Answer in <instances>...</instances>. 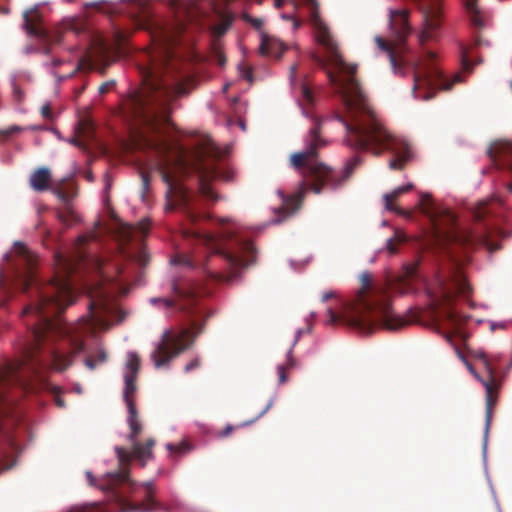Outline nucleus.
I'll use <instances>...</instances> for the list:
<instances>
[{
  "label": "nucleus",
  "mask_w": 512,
  "mask_h": 512,
  "mask_svg": "<svg viewBox=\"0 0 512 512\" xmlns=\"http://www.w3.org/2000/svg\"><path fill=\"white\" fill-rule=\"evenodd\" d=\"M51 181L50 170L46 167H41L35 170L29 179L30 186L33 190L43 192L49 189Z\"/></svg>",
  "instance_id": "obj_21"
},
{
  "label": "nucleus",
  "mask_w": 512,
  "mask_h": 512,
  "mask_svg": "<svg viewBox=\"0 0 512 512\" xmlns=\"http://www.w3.org/2000/svg\"><path fill=\"white\" fill-rule=\"evenodd\" d=\"M242 19L249 23L253 28H255L256 30H261L262 26H263V20L261 18H255V17H252L250 16L249 14L247 13H244L242 15Z\"/></svg>",
  "instance_id": "obj_32"
},
{
  "label": "nucleus",
  "mask_w": 512,
  "mask_h": 512,
  "mask_svg": "<svg viewBox=\"0 0 512 512\" xmlns=\"http://www.w3.org/2000/svg\"><path fill=\"white\" fill-rule=\"evenodd\" d=\"M177 35H166L157 52L148 55L149 63L140 67L143 88L123 100L122 116L134 122L133 144L136 149L163 158L159 163L164 182L172 186L171 176L164 171L170 160L166 159L173 149L167 139L170 125V103L189 94L190 76L182 70V61L171 45Z\"/></svg>",
  "instance_id": "obj_2"
},
{
  "label": "nucleus",
  "mask_w": 512,
  "mask_h": 512,
  "mask_svg": "<svg viewBox=\"0 0 512 512\" xmlns=\"http://www.w3.org/2000/svg\"><path fill=\"white\" fill-rule=\"evenodd\" d=\"M414 84L412 93L416 99L429 100L437 90H450L455 83L463 82L462 73H456L452 78L447 77L438 57L433 51H424L412 63Z\"/></svg>",
  "instance_id": "obj_9"
},
{
  "label": "nucleus",
  "mask_w": 512,
  "mask_h": 512,
  "mask_svg": "<svg viewBox=\"0 0 512 512\" xmlns=\"http://www.w3.org/2000/svg\"><path fill=\"white\" fill-rule=\"evenodd\" d=\"M235 428L236 427L233 425H227L223 430L216 432V436L218 438L227 437L235 430Z\"/></svg>",
  "instance_id": "obj_36"
},
{
  "label": "nucleus",
  "mask_w": 512,
  "mask_h": 512,
  "mask_svg": "<svg viewBox=\"0 0 512 512\" xmlns=\"http://www.w3.org/2000/svg\"><path fill=\"white\" fill-rule=\"evenodd\" d=\"M85 365H86V367H87V368H89L90 370H93V369H95V367H96L97 363H96V361H95V359H94L93 357L88 356V357H86V359H85Z\"/></svg>",
  "instance_id": "obj_43"
},
{
  "label": "nucleus",
  "mask_w": 512,
  "mask_h": 512,
  "mask_svg": "<svg viewBox=\"0 0 512 512\" xmlns=\"http://www.w3.org/2000/svg\"><path fill=\"white\" fill-rule=\"evenodd\" d=\"M13 253L16 285L30 297V304L24 308L23 314H32L36 319L27 324L30 340L23 346L21 358L8 363L0 371V416L4 413L2 406L7 386L22 385L26 374L38 375L41 368L64 371L72 365L74 356L85 348L82 338L71 335L52 319L53 315L63 312L73 303L72 261L57 253L55 262L59 271L49 283H40L35 276V255L19 242L15 243Z\"/></svg>",
  "instance_id": "obj_1"
},
{
  "label": "nucleus",
  "mask_w": 512,
  "mask_h": 512,
  "mask_svg": "<svg viewBox=\"0 0 512 512\" xmlns=\"http://www.w3.org/2000/svg\"><path fill=\"white\" fill-rule=\"evenodd\" d=\"M295 71H296V66H291V72H292V74H294V73H295Z\"/></svg>",
  "instance_id": "obj_61"
},
{
  "label": "nucleus",
  "mask_w": 512,
  "mask_h": 512,
  "mask_svg": "<svg viewBox=\"0 0 512 512\" xmlns=\"http://www.w3.org/2000/svg\"><path fill=\"white\" fill-rule=\"evenodd\" d=\"M8 452L3 449H0V472L3 470H8L12 467V464H7L5 461L8 458Z\"/></svg>",
  "instance_id": "obj_35"
},
{
  "label": "nucleus",
  "mask_w": 512,
  "mask_h": 512,
  "mask_svg": "<svg viewBox=\"0 0 512 512\" xmlns=\"http://www.w3.org/2000/svg\"><path fill=\"white\" fill-rule=\"evenodd\" d=\"M114 85H115V81H113V80L107 81L99 86L98 91L100 94H105L108 91H110Z\"/></svg>",
  "instance_id": "obj_38"
},
{
  "label": "nucleus",
  "mask_w": 512,
  "mask_h": 512,
  "mask_svg": "<svg viewBox=\"0 0 512 512\" xmlns=\"http://www.w3.org/2000/svg\"><path fill=\"white\" fill-rule=\"evenodd\" d=\"M12 88H13V95H14L15 99L18 101H21L24 97L23 91L20 89V87L15 82L12 83Z\"/></svg>",
  "instance_id": "obj_39"
},
{
  "label": "nucleus",
  "mask_w": 512,
  "mask_h": 512,
  "mask_svg": "<svg viewBox=\"0 0 512 512\" xmlns=\"http://www.w3.org/2000/svg\"><path fill=\"white\" fill-rule=\"evenodd\" d=\"M41 114L45 119H52L53 113H52L51 106L49 104L43 105L41 108Z\"/></svg>",
  "instance_id": "obj_40"
},
{
  "label": "nucleus",
  "mask_w": 512,
  "mask_h": 512,
  "mask_svg": "<svg viewBox=\"0 0 512 512\" xmlns=\"http://www.w3.org/2000/svg\"><path fill=\"white\" fill-rule=\"evenodd\" d=\"M176 30H177V31H176V34H177V35H178V34H180V33H182V32L185 30V26H184V24H183V23H178V24H177V28H176Z\"/></svg>",
  "instance_id": "obj_49"
},
{
  "label": "nucleus",
  "mask_w": 512,
  "mask_h": 512,
  "mask_svg": "<svg viewBox=\"0 0 512 512\" xmlns=\"http://www.w3.org/2000/svg\"><path fill=\"white\" fill-rule=\"evenodd\" d=\"M418 9L422 14L423 29L419 34V42L424 45L435 38L441 27L442 4L441 0H415Z\"/></svg>",
  "instance_id": "obj_14"
},
{
  "label": "nucleus",
  "mask_w": 512,
  "mask_h": 512,
  "mask_svg": "<svg viewBox=\"0 0 512 512\" xmlns=\"http://www.w3.org/2000/svg\"><path fill=\"white\" fill-rule=\"evenodd\" d=\"M94 359L97 364L104 363L107 359V354L104 350H100Z\"/></svg>",
  "instance_id": "obj_42"
},
{
  "label": "nucleus",
  "mask_w": 512,
  "mask_h": 512,
  "mask_svg": "<svg viewBox=\"0 0 512 512\" xmlns=\"http://www.w3.org/2000/svg\"><path fill=\"white\" fill-rule=\"evenodd\" d=\"M86 475H87V478L89 479L90 484L93 485L95 479H94L92 473L91 472H87Z\"/></svg>",
  "instance_id": "obj_53"
},
{
  "label": "nucleus",
  "mask_w": 512,
  "mask_h": 512,
  "mask_svg": "<svg viewBox=\"0 0 512 512\" xmlns=\"http://www.w3.org/2000/svg\"><path fill=\"white\" fill-rule=\"evenodd\" d=\"M218 62H219V64H220L221 66H223V65L225 64V62H226L225 57H224V56H222V55H220V56H219V59H218Z\"/></svg>",
  "instance_id": "obj_54"
},
{
  "label": "nucleus",
  "mask_w": 512,
  "mask_h": 512,
  "mask_svg": "<svg viewBox=\"0 0 512 512\" xmlns=\"http://www.w3.org/2000/svg\"><path fill=\"white\" fill-rule=\"evenodd\" d=\"M234 19H235L234 14H232L230 12H225V13L221 14L220 22L213 27L214 34L217 37L223 36L228 31L230 26L232 25Z\"/></svg>",
  "instance_id": "obj_26"
},
{
  "label": "nucleus",
  "mask_w": 512,
  "mask_h": 512,
  "mask_svg": "<svg viewBox=\"0 0 512 512\" xmlns=\"http://www.w3.org/2000/svg\"><path fill=\"white\" fill-rule=\"evenodd\" d=\"M285 50V45L276 38L261 33V44L259 51L261 55L280 58Z\"/></svg>",
  "instance_id": "obj_20"
},
{
  "label": "nucleus",
  "mask_w": 512,
  "mask_h": 512,
  "mask_svg": "<svg viewBox=\"0 0 512 512\" xmlns=\"http://www.w3.org/2000/svg\"><path fill=\"white\" fill-rule=\"evenodd\" d=\"M462 68L465 72H471V70H472V63L465 56H463V58H462Z\"/></svg>",
  "instance_id": "obj_41"
},
{
  "label": "nucleus",
  "mask_w": 512,
  "mask_h": 512,
  "mask_svg": "<svg viewBox=\"0 0 512 512\" xmlns=\"http://www.w3.org/2000/svg\"><path fill=\"white\" fill-rule=\"evenodd\" d=\"M71 143H73L74 145L80 146V143L77 139H72Z\"/></svg>",
  "instance_id": "obj_59"
},
{
  "label": "nucleus",
  "mask_w": 512,
  "mask_h": 512,
  "mask_svg": "<svg viewBox=\"0 0 512 512\" xmlns=\"http://www.w3.org/2000/svg\"><path fill=\"white\" fill-rule=\"evenodd\" d=\"M201 362H200V359L198 357L194 358L193 360H191L184 368L185 372H191L193 371L194 369L198 368L200 366Z\"/></svg>",
  "instance_id": "obj_37"
},
{
  "label": "nucleus",
  "mask_w": 512,
  "mask_h": 512,
  "mask_svg": "<svg viewBox=\"0 0 512 512\" xmlns=\"http://www.w3.org/2000/svg\"><path fill=\"white\" fill-rule=\"evenodd\" d=\"M295 365V361L292 357V349L289 350L287 353V363L286 365H279L277 367V373H278V382L279 384H283L287 381V374L286 370L289 368H292Z\"/></svg>",
  "instance_id": "obj_27"
},
{
  "label": "nucleus",
  "mask_w": 512,
  "mask_h": 512,
  "mask_svg": "<svg viewBox=\"0 0 512 512\" xmlns=\"http://www.w3.org/2000/svg\"><path fill=\"white\" fill-rule=\"evenodd\" d=\"M487 153L497 169H505L512 174V142L494 143Z\"/></svg>",
  "instance_id": "obj_18"
},
{
  "label": "nucleus",
  "mask_w": 512,
  "mask_h": 512,
  "mask_svg": "<svg viewBox=\"0 0 512 512\" xmlns=\"http://www.w3.org/2000/svg\"><path fill=\"white\" fill-rule=\"evenodd\" d=\"M52 192L63 202V204H71L72 199L77 194V189L73 184L57 185Z\"/></svg>",
  "instance_id": "obj_24"
},
{
  "label": "nucleus",
  "mask_w": 512,
  "mask_h": 512,
  "mask_svg": "<svg viewBox=\"0 0 512 512\" xmlns=\"http://www.w3.org/2000/svg\"><path fill=\"white\" fill-rule=\"evenodd\" d=\"M421 210L430 219L438 241L456 244L466 249L483 246L490 253L501 248L499 244L491 241L490 226L484 222L493 213L490 202H481L475 207L473 211L475 224L471 228L459 227L456 215L448 208L434 204L429 195L422 197Z\"/></svg>",
  "instance_id": "obj_8"
},
{
  "label": "nucleus",
  "mask_w": 512,
  "mask_h": 512,
  "mask_svg": "<svg viewBox=\"0 0 512 512\" xmlns=\"http://www.w3.org/2000/svg\"><path fill=\"white\" fill-rule=\"evenodd\" d=\"M166 449L170 452V453H175V454H184L186 452H189L192 447L191 445L186 442V441H182L181 443L179 444H172V443H168L166 445Z\"/></svg>",
  "instance_id": "obj_30"
},
{
  "label": "nucleus",
  "mask_w": 512,
  "mask_h": 512,
  "mask_svg": "<svg viewBox=\"0 0 512 512\" xmlns=\"http://www.w3.org/2000/svg\"><path fill=\"white\" fill-rule=\"evenodd\" d=\"M270 405H271V404H268V405L266 406V408H265V409H264V410L259 414V416H258V417L262 416V415H263V414H264V413L269 409Z\"/></svg>",
  "instance_id": "obj_57"
},
{
  "label": "nucleus",
  "mask_w": 512,
  "mask_h": 512,
  "mask_svg": "<svg viewBox=\"0 0 512 512\" xmlns=\"http://www.w3.org/2000/svg\"><path fill=\"white\" fill-rule=\"evenodd\" d=\"M141 178H142L143 188H144V190H147L148 186H149V183H150L149 176L146 173H142L141 174Z\"/></svg>",
  "instance_id": "obj_45"
},
{
  "label": "nucleus",
  "mask_w": 512,
  "mask_h": 512,
  "mask_svg": "<svg viewBox=\"0 0 512 512\" xmlns=\"http://www.w3.org/2000/svg\"><path fill=\"white\" fill-rule=\"evenodd\" d=\"M300 334H301V330H299V331L297 332V335H296V338H295V340H294V344H293V345H295V344L297 343V341L299 340Z\"/></svg>",
  "instance_id": "obj_56"
},
{
  "label": "nucleus",
  "mask_w": 512,
  "mask_h": 512,
  "mask_svg": "<svg viewBox=\"0 0 512 512\" xmlns=\"http://www.w3.org/2000/svg\"><path fill=\"white\" fill-rule=\"evenodd\" d=\"M406 240V236L402 232H396L395 235L387 240V250L390 254L397 252V245Z\"/></svg>",
  "instance_id": "obj_29"
},
{
  "label": "nucleus",
  "mask_w": 512,
  "mask_h": 512,
  "mask_svg": "<svg viewBox=\"0 0 512 512\" xmlns=\"http://www.w3.org/2000/svg\"><path fill=\"white\" fill-rule=\"evenodd\" d=\"M174 292L176 299L152 298L151 303L154 305L160 303L167 308L177 307L178 310L186 311L191 314L196 313L198 292L195 289L174 285Z\"/></svg>",
  "instance_id": "obj_17"
},
{
  "label": "nucleus",
  "mask_w": 512,
  "mask_h": 512,
  "mask_svg": "<svg viewBox=\"0 0 512 512\" xmlns=\"http://www.w3.org/2000/svg\"><path fill=\"white\" fill-rule=\"evenodd\" d=\"M408 18L409 12L406 9L391 10L389 26L395 40L390 42L380 36L375 37V43L379 50L388 55L393 72L401 76L405 75L407 66V61L404 58V43L406 37L411 33Z\"/></svg>",
  "instance_id": "obj_11"
},
{
  "label": "nucleus",
  "mask_w": 512,
  "mask_h": 512,
  "mask_svg": "<svg viewBox=\"0 0 512 512\" xmlns=\"http://www.w3.org/2000/svg\"><path fill=\"white\" fill-rule=\"evenodd\" d=\"M476 358L481 362L482 366L488 373L487 379H482L474 370V368L467 363L469 371L483 384L486 392V413H485V435L488 434L492 416L493 408L496 405L498 399L499 384L496 381V359H491L484 352H477Z\"/></svg>",
  "instance_id": "obj_13"
},
{
  "label": "nucleus",
  "mask_w": 512,
  "mask_h": 512,
  "mask_svg": "<svg viewBox=\"0 0 512 512\" xmlns=\"http://www.w3.org/2000/svg\"><path fill=\"white\" fill-rule=\"evenodd\" d=\"M97 66V60H94L92 58L90 59H87V58H83L79 61L78 63V69H88V70H92V69H95Z\"/></svg>",
  "instance_id": "obj_33"
},
{
  "label": "nucleus",
  "mask_w": 512,
  "mask_h": 512,
  "mask_svg": "<svg viewBox=\"0 0 512 512\" xmlns=\"http://www.w3.org/2000/svg\"><path fill=\"white\" fill-rule=\"evenodd\" d=\"M71 29H72V30H75V32H77V33H78V31L76 30V28L74 27V25H72V26H71Z\"/></svg>",
  "instance_id": "obj_62"
},
{
  "label": "nucleus",
  "mask_w": 512,
  "mask_h": 512,
  "mask_svg": "<svg viewBox=\"0 0 512 512\" xmlns=\"http://www.w3.org/2000/svg\"><path fill=\"white\" fill-rule=\"evenodd\" d=\"M335 297V292L333 291H327L325 293H323L322 295V301L325 302L331 298Z\"/></svg>",
  "instance_id": "obj_46"
},
{
  "label": "nucleus",
  "mask_w": 512,
  "mask_h": 512,
  "mask_svg": "<svg viewBox=\"0 0 512 512\" xmlns=\"http://www.w3.org/2000/svg\"><path fill=\"white\" fill-rule=\"evenodd\" d=\"M96 305H97V304H96L95 302H90V303H89V309H90V311H91V313H92L93 315H94L93 310L95 309Z\"/></svg>",
  "instance_id": "obj_55"
},
{
  "label": "nucleus",
  "mask_w": 512,
  "mask_h": 512,
  "mask_svg": "<svg viewBox=\"0 0 512 512\" xmlns=\"http://www.w3.org/2000/svg\"><path fill=\"white\" fill-rule=\"evenodd\" d=\"M222 156L223 152L213 142H208L200 147L195 155L199 192H193L185 186L179 185L174 188V199L168 201L165 208L166 211L179 209L185 217V223L181 229L183 237L195 240L210 253L205 262L196 254L179 253L172 259V263L188 268L201 266L210 277L219 280L223 278V275L207 267L210 257H219L236 272L249 264V260L244 255H253L255 252V247L250 240L238 238L230 230H225L220 235H214L190 227V225L195 226L200 221L208 219L209 205L218 200L217 194L210 185L211 182L215 179L230 181L233 178L231 170L223 169L218 165Z\"/></svg>",
  "instance_id": "obj_4"
},
{
  "label": "nucleus",
  "mask_w": 512,
  "mask_h": 512,
  "mask_svg": "<svg viewBox=\"0 0 512 512\" xmlns=\"http://www.w3.org/2000/svg\"><path fill=\"white\" fill-rule=\"evenodd\" d=\"M78 241H79L80 243H84V242H86V238H85L84 236H80V237L78 238Z\"/></svg>",
  "instance_id": "obj_58"
},
{
  "label": "nucleus",
  "mask_w": 512,
  "mask_h": 512,
  "mask_svg": "<svg viewBox=\"0 0 512 512\" xmlns=\"http://www.w3.org/2000/svg\"><path fill=\"white\" fill-rule=\"evenodd\" d=\"M182 156H183V151L181 149H178V151H177V161H179L181 163V165L182 164L184 165V163H183L184 160L182 159Z\"/></svg>",
  "instance_id": "obj_50"
},
{
  "label": "nucleus",
  "mask_w": 512,
  "mask_h": 512,
  "mask_svg": "<svg viewBox=\"0 0 512 512\" xmlns=\"http://www.w3.org/2000/svg\"><path fill=\"white\" fill-rule=\"evenodd\" d=\"M310 21L314 38L327 55L322 57L314 53L312 59L326 72L330 84L341 97L350 116V120H345L341 115H335V118L345 126L347 145L358 150H371L376 155L382 150H389L394 154V158L389 161V168L402 170L412 158L409 144L389 133L372 110L355 77L357 66L345 62L317 7L311 11Z\"/></svg>",
  "instance_id": "obj_3"
},
{
  "label": "nucleus",
  "mask_w": 512,
  "mask_h": 512,
  "mask_svg": "<svg viewBox=\"0 0 512 512\" xmlns=\"http://www.w3.org/2000/svg\"><path fill=\"white\" fill-rule=\"evenodd\" d=\"M99 50H100V54H101V55H100V57H101L103 60H105V59H106V57H107V52H106L105 48H104V47H100V48H99Z\"/></svg>",
  "instance_id": "obj_52"
},
{
  "label": "nucleus",
  "mask_w": 512,
  "mask_h": 512,
  "mask_svg": "<svg viewBox=\"0 0 512 512\" xmlns=\"http://www.w3.org/2000/svg\"><path fill=\"white\" fill-rule=\"evenodd\" d=\"M23 29L28 35L36 37L44 46L43 52L50 53L49 45L59 43L61 36L59 34L51 35L42 25V15L37 8L27 10L23 14Z\"/></svg>",
  "instance_id": "obj_15"
},
{
  "label": "nucleus",
  "mask_w": 512,
  "mask_h": 512,
  "mask_svg": "<svg viewBox=\"0 0 512 512\" xmlns=\"http://www.w3.org/2000/svg\"><path fill=\"white\" fill-rule=\"evenodd\" d=\"M54 400H55V404L58 407L64 408L66 406L64 399L62 398V396L59 393H56Z\"/></svg>",
  "instance_id": "obj_44"
},
{
  "label": "nucleus",
  "mask_w": 512,
  "mask_h": 512,
  "mask_svg": "<svg viewBox=\"0 0 512 512\" xmlns=\"http://www.w3.org/2000/svg\"><path fill=\"white\" fill-rule=\"evenodd\" d=\"M321 131L322 120L315 118L304 138V150L290 156V165L301 175L302 181L298 192L284 198L280 209L283 216L277 219L276 223H280L300 209L304 194L308 189L316 194H320L324 188L337 189L350 177L360 163L357 156L352 157L347 161L344 170L339 172L318 161L319 150L328 145V141L322 136Z\"/></svg>",
  "instance_id": "obj_7"
},
{
  "label": "nucleus",
  "mask_w": 512,
  "mask_h": 512,
  "mask_svg": "<svg viewBox=\"0 0 512 512\" xmlns=\"http://www.w3.org/2000/svg\"><path fill=\"white\" fill-rule=\"evenodd\" d=\"M63 512H106L103 507L94 504L75 505Z\"/></svg>",
  "instance_id": "obj_28"
},
{
  "label": "nucleus",
  "mask_w": 512,
  "mask_h": 512,
  "mask_svg": "<svg viewBox=\"0 0 512 512\" xmlns=\"http://www.w3.org/2000/svg\"><path fill=\"white\" fill-rule=\"evenodd\" d=\"M412 188H413L412 184H407V185L396 188L391 193L385 194L384 200H385L386 209L389 211L402 213V211L399 208L394 206L393 202H395L402 194L410 191Z\"/></svg>",
  "instance_id": "obj_23"
},
{
  "label": "nucleus",
  "mask_w": 512,
  "mask_h": 512,
  "mask_svg": "<svg viewBox=\"0 0 512 512\" xmlns=\"http://www.w3.org/2000/svg\"><path fill=\"white\" fill-rule=\"evenodd\" d=\"M303 99L307 102V104L312 105L314 102V97L311 89L303 84L301 87Z\"/></svg>",
  "instance_id": "obj_34"
},
{
  "label": "nucleus",
  "mask_w": 512,
  "mask_h": 512,
  "mask_svg": "<svg viewBox=\"0 0 512 512\" xmlns=\"http://www.w3.org/2000/svg\"><path fill=\"white\" fill-rule=\"evenodd\" d=\"M57 219L65 227H71L80 221V217L71 204H63L62 208L56 210Z\"/></svg>",
  "instance_id": "obj_22"
},
{
  "label": "nucleus",
  "mask_w": 512,
  "mask_h": 512,
  "mask_svg": "<svg viewBox=\"0 0 512 512\" xmlns=\"http://www.w3.org/2000/svg\"><path fill=\"white\" fill-rule=\"evenodd\" d=\"M141 359L136 352H129L127 354L126 372L124 374L125 387L123 398L128 410L136 409V380L139 374Z\"/></svg>",
  "instance_id": "obj_16"
},
{
  "label": "nucleus",
  "mask_w": 512,
  "mask_h": 512,
  "mask_svg": "<svg viewBox=\"0 0 512 512\" xmlns=\"http://www.w3.org/2000/svg\"><path fill=\"white\" fill-rule=\"evenodd\" d=\"M438 285L439 295L435 300L439 308L437 320L448 324L457 332L467 318L453 309L452 302L457 295H468L470 285L458 268H455L447 278H439Z\"/></svg>",
  "instance_id": "obj_10"
},
{
  "label": "nucleus",
  "mask_w": 512,
  "mask_h": 512,
  "mask_svg": "<svg viewBox=\"0 0 512 512\" xmlns=\"http://www.w3.org/2000/svg\"><path fill=\"white\" fill-rule=\"evenodd\" d=\"M5 442H6L7 448H9L10 450L14 449V442L10 436H8V435L5 436Z\"/></svg>",
  "instance_id": "obj_47"
},
{
  "label": "nucleus",
  "mask_w": 512,
  "mask_h": 512,
  "mask_svg": "<svg viewBox=\"0 0 512 512\" xmlns=\"http://www.w3.org/2000/svg\"><path fill=\"white\" fill-rule=\"evenodd\" d=\"M243 77L248 80V81H252V78H253V74H252V71L250 69H246L244 72H243Z\"/></svg>",
  "instance_id": "obj_48"
},
{
  "label": "nucleus",
  "mask_w": 512,
  "mask_h": 512,
  "mask_svg": "<svg viewBox=\"0 0 512 512\" xmlns=\"http://www.w3.org/2000/svg\"><path fill=\"white\" fill-rule=\"evenodd\" d=\"M418 266L419 260L407 263L399 275L381 284H373L371 274L362 273L361 289L352 301L343 304L339 313L328 308L327 323L345 324L364 334H370L376 326L391 331L406 326L408 321L392 309L390 293L405 294L412 291V282L418 279Z\"/></svg>",
  "instance_id": "obj_5"
},
{
  "label": "nucleus",
  "mask_w": 512,
  "mask_h": 512,
  "mask_svg": "<svg viewBox=\"0 0 512 512\" xmlns=\"http://www.w3.org/2000/svg\"><path fill=\"white\" fill-rule=\"evenodd\" d=\"M150 227V222L148 219L141 220L136 226L128 225L124 229V236L127 241L132 240L136 237L138 233L141 234L142 237L146 236Z\"/></svg>",
  "instance_id": "obj_25"
},
{
  "label": "nucleus",
  "mask_w": 512,
  "mask_h": 512,
  "mask_svg": "<svg viewBox=\"0 0 512 512\" xmlns=\"http://www.w3.org/2000/svg\"><path fill=\"white\" fill-rule=\"evenodd\" d=\"M506 187L508 191L512 193V183H507Z\"/></svg>",
  "instance_id": "obj_60"
},
{
  "label": "nucleus",
  "mask_w": 512,
  "mask_h": 512,
  "mask_svg": "<svg viewBox=\"0 0 512 512\" xmlns=\"http://www.w3.org/2000/svg\"><path fill=\"white\" fill-rule=\"evenodd\" d=\"M22 131L23 128L18 125H13L7 129L0 130V144L6 142L10 136Z\"/></svg>",
  "instance_id": "obj_31"
},
{
  "label": "nucleus",
  "mask_w": 512,
  "mask_h": 512,
  "mask_svg": "<svg viewBox=\"0 0 512 512\" xmlns=\"http://www.w3.org/2000/svg\"><path fill=\"white\" fill-rule=\"evenodd\" d=\"M443 336L446 338V340L449 342V343H452V339H453V336L454 334L453 333H442Z\"/></svg>",
  "instance_id": "obj_51"
},
{
  "label": "nucleus",
  "mask_w": 512,
  "mask_h": 512,
  "mask_svg": "<svg viewBox=\"0 0 512 512\" xmlns=\"http://www.w3.org/2000/svg\"><path fill=\"white\" fill-rule=\"evenodd\" d=\"M127 423L130 427L128 440L132 449L119 446L115 448L119 469L107 473L100 488L119 507L120 512H152L159 507V503L154 498V482L147 481L139 484L131 480L129 465L131 460L135 459L144 467L153 458V447L156 441L154 438H148L143 443L138 441L143 427L138 418L137 409L128 410Z\"/></svg>",
  "instance_id": "obj_6"
},
{
  "label": "nucleus",
  "mask_w": 512,
  "mask_h": 512,
  "mask_svg": "<svg viewBox=\"0 0 512 512\" xmlns=\"http://www.w3.org/2000/svg\"><path fill=\"white\" fill-rule=\"evenodd\" d=\"M464 6L471 24L478 29L485 28L490 17L486 11L478 6L477 0H464Z\"/></svg>",
  "instance_id": "obj_19"
},
{
  "label": "nucleus",
  "mask_w": 512,
  "mask_h": 512,
  "mask_svg": "<svg viewBox=\"0 0 512 512\" xmlns=\"http://www.w3.org/2000/svg\"><path fill=\"white\" fill-rule=\"evenodd\" d=\"M202 331L203 325L197 321H192L190 328L182 329L178 334L166 331L151 354L154 365L159 368L168 364L171 358L192 345L194 338Z\"/></svg>",
  "instance_id": "obj_12"
}]
</instances>
